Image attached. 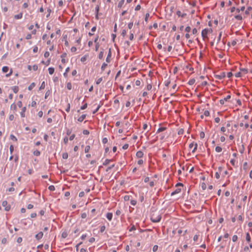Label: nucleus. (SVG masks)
<instances>
[{
    "instance_id": "1",
    "label": "nucleus",
    "mask_w": 252,
    "mask_h": 252,
    "mask_svg": "<svg viewBox=\"0 0 252 252\" xmlns=\"http://www.w3.org/2000/svg\"><path fill=\"white\" fill-rule=\"evenodd\" d=\"M237 125L235 124L233 126L231 125L230 122H227L225 126H222L220 128L221 131L227 135V133L232 134L234 131H236Z\"/></svg>"
},
{
    "instance_id": "43",
    "label": "nucleus",
    "mask_w": 252,
    "mask_h": 252,
    "mask_svg": "<svg viewBox=\"0 0 252 252\" xmlns=\"http://www.w3.org/2000/svg\"><path fill=\"white\" fill-rule=\"evenodd\" d=\"M94 43L95 44V51H97L99 48V46H100L99 43V42L98 43Z\"/></svg>"
},
{
    "instance_id": "32",
    "label": "nucleus",
    "mask_w": 252,
    "mask_h": 252,
    "mask_svg": "<svg viewBox=\"0 0 252 252\" xmlns=\"http://www.w3.org/2000/svg\"><path fill=\"white\" fill-rule=\"evenodd\" d=\"M111 161V159H106L103 162V165H108L110 162Z\"/></svg>"
},
{
    "instance_id": "61",
    "label": "nucleus",
    "mask_w": 252,
    "mask_h": 252,
    "mask_svg": "<svg viewBox=\"0 0 252 252\" xmlns=\"http://www.w3.org/2000/svg\"><path fill=\"white\" fill-rule=\"evenodd\" d=\"M89 242L92 243L95 241V238L94 237H91L89 240Z\"/></svg>"
},
{
    "instance_id": "7",
    "label": "nucleus",
    "mask_w": 252,
    "mask_h": 252,
    "mask_svg": "<svg viewBox=\"0 0 252 252\" xmlns=\"http://www.w3.org/2000/svg\"><path fill=\"white\" fill-rule=\"evenodd\" d=\"M231 97L230 95H227L223 99L220 100V104L223 105L224 104L225 101H227L228 99H229Z\"/></svg>"
},
{
    "instance_id": "57",
    "label": "nucleus",
    "mask_w": 252,
    "mask_h": 252,
    "mask_svg": "<svg viewBox=\"0 0 252 252\" xmlns=\"http://www.w3.org/2000/svg\"><path fill=\"white\" fill-rule=\"evenodd\" d=\"M87 107V103H86L85 104H84L83 106H82L81 107V109L84 110V109H85Z\"/></svg>"
},
{
    "instance_id": "26",
    "label": "nucleus",
    "mask_w": 252,
    "mask_h": 252,
    "mask_svg": "<svg viewBox=\"0 0 252 252\" xmlns=\"http://www.w3.org/2000/svg\"><path fill=\"white\" fill-rule=\"evenodd\" d=\"M124 2H125V0H120L118 4V7H119V8L122 7L124 5Z\"/></svg>"
},
{
    "instance_id": "14",
    "label": "nucleus",
    "mask_w": 252,
    "mask_h": 252,
    "mask_svg": "<svg viewBox=\"0 0 252 252\" xmlns=\"http://www.w3.org/2000/svg\"><path fill=\"white\" fill-rule=\"evenodd\" d=\"M26 107H24L22 108V111L21 112H20V115H21V116L23 118L25 117V113L26 111Z\"/></svg>"
},
{
    "instance_id": "55",
    "label": "nucleus",
    "mask_w": 252,
    "mask_h": 252,
    "mask_svg": "<svg viewBox=\"0 0 252 252\" xmlns=\"http://www.w3.org/2000/svg\"><path fill=\"white\" fill-rule=\"evenodd\" d=\"M191 32L193 34H196L197 33V30L196 28H194Z\"/></svg>"
},
{
    "instance_id": "8",
    "label": "nucleus",
    "mask_w": 252,
    "mask_h": 252,
    "mask_svg": "<svg viewBox=\"0 0 252 252\" xmlns=\"http://www.w3.org/2000/svg\"><path fill=\"white\" fill-rule=\"evenodd\" d=\"M230 162L231 164V165L232 166H233L234 167H237V163H238V162L237 161L236 158H231L230 159Z\"/></svg>"
},
{
    "instance_id": "64",
    "label": "nucleus",
    "mask_w": 252,
    "mask_h": 252,
    "mask_svg": "<svg viewBox=\"0 0 252 252\" xmlns=\"http://www.w3.org/2000/svg\"><path fill=\"white\" fill-rule=\"evenodd\" d=\"M38 69V66L36 65H34L32 66V69H33L34 71L37 70Z\"/></svg>"
},
{
    "instance_id": "24",
    "label": "nucleus",
    "mask_w": 252,
    "mask_h": 252,
    "mask_svg": "<svg viewBox=\"0 0 252 252\" xmlns=\"http://www.w3.org/2000/svg\"><path fill=\"white\" fill-rule=\"evenodd\" d=\"M8 70L9 67L8 66H5L2 68V71L3 73H6L8 71Z\"/></svg>"
},
{
    "instance_id": "60",
    "label": "nucleus",
    "mask_w": 252,
    "mask_h": 252,
    "mask_svg": "<svg viewBox=\"0 0 252 252\" xmlns=\"http://www.w3.org/2000/svg\"><path fill=\"white\" fill-rule=\"evenodd\" d=\"M14 119V116L13 114L10 115L9 116V120L10 121H12Z\"/></svg>"
},
{
    "instance_id": "50",
    "label": "nucleus",
    "mask_w": 252,
    "mask_h": 252,
    "mask_svg": "<svg viewBox=\"0 0 252 252\" xmlns=\"http://www.w3.org/2000/svg\"><path fill=\"white\" fill-rule=\"evenodd\" d=\"M68 141V138L67 136H65L64 138H63V143L64 144H66L67 143V142Z\"/></svg>"
},
{
    "instance_id": "40",
    "label": "nucleus",
    "mask_w": 252,
    "mask_h": 252,
    "mask_svg": "<svg viewBox=\"0 0 252 252\" xmlns=\"http://www.w3.org/2000/svg\"><path fill=\"white\" fill-rule=\"evenodd\" d=\"M48 72L50 74H52L54 72V68L53 67L48 68Z\"/></svg>"
},
{
    "instance_id": "47",
    "label": "nucleus",
    "mask_w": 252,
    "mask_h": 252,
    "mask_svg": "<svg viewBox=\"0 0 252 252\" xmlns=\"http://www.w3.org/2000/svg\"><path fill=\"white\" fill-rule=\"evenodd\" d=\"M158 245H155L154 246L153 248V251L154 252H156L158 251Z\"/></svg>"
},
{
    "instance_id": "19",
    "label": "nucleus",
    "mask_w": 252,
    "mask_h": 252,
    "mask_svg": "<svg viewBox=\"0 0 252 252\" xmlns=\"http://www.w3.org/2000/svg\"><path fill=\"white\" fill-rule=\"evenodd\" d=\"M43 233L42 232H40L36 235L35 237L37 240H39L43 237Z\"/></svg>"
},
{
    "instance_id": "21",
    "label": "nucleus",
    "mask_w": 252,
    "mask_h": 252,
    "mask_svg": "<svg viewBox=\"0 0 252 252\" xmlns=\"http://www.w3.org/2000/svg\"><path fill=\"white\" fill-rule=\"evenodd\" d=\"M181 189L179 188L176 189L173 192L171 193V195H173L174 194L179 193L181 192Z\"/></svg>"
},
{
    "instance_id": "59",
    "label": "nucleus",
    "mask_w": 252,
    "mask_h": 252,
    "mask_svg": "<svg viewBox=\"0 0 252 252\" xmlns=\"http://www.w3.org/2000/svg\"><path fill=\"white\" fill-rule=\"evenodd\" d=\"M83 133L84 135H88L89 134V131L87 129H85L83 131Z\"/></svg>"
},
{
    "instance_id": "39",
    "label": "nucleus",
    "mask_w": 252,
    "mask_h": 252,
    "mask_svg": "<svg viewBox=\"0 0 252 252\" xmlns=\"http://www.w3.org/2000/svg\"><path fill=\"white\" fill-rule=\"evenodd\" d=\"M185 31L187 33H189L191 31V28L189 26H187L186 27Z\"/></svg>"
},
{
    "instance_id": "34",
    "label": "nucleus",
    "mask_w": 252,
    "mask_h": 252,
    "mask_svg": "<svg viewBox=\"0 0 252 252\" xmlns=\"http://www.w3.org/2000/svg\"><path fill=\"white\" fill-rule=\"evenodd\" d=\"M10 138L11 140H13V141H17V138L13 134H11L10 136Z\"/></svg>"
},
{
    "instance_id": "18",
    "label": "nucleus",
    "mask_w": 252,
    "mask_h": 252,
    "mask_svg": "<svg viewBox=\"0 0 252 252\" xmlns=\"http://www.w3.org/2000/svg\"><path fill=\"white\" fill-rule=\"evenodd\" d=\"M86 117V114H83L82 115H81L78 119V122H82Z\"/></svg>"
},
{
    "instance_id": "27",
    "label": "nucleus",
    "mask_w": 252,
    "mask_h": 252,
    "mask_svg": "<svg viewBox=\"0 0 252 252\" xmlns=\"http://www.w3.org/2000/svg\"><path fill=\"white\" fill-rule=\"evenodd\" d=\"M107 66V63H104L102 64L101 67V69L102 71H104Z\"/></svg>"
},
{
    "instance_id": "2",
    "label": "nucleus",
    "mask_w": 252,
    "mask_h": 252,
    "mask_svg": "<svg viewBox=\"0 0 252 252\" xmlns=\"http://www.w3.org/2000/svg\"><path fill=\"white\" fill-rule=\"evenodd\" d=\"M213 30L211 28H206L203 29L201 32V36L204 40L208 39V35L212 33Z\"/></svg>"
},
{
    "instance_id": "51",
    "label": "nucleus",
    "mask_w": 252,
    "mask_h": 252,
    "mask_svg": "<svg viewBox=\"0 0 252 252\" xmlns=\"http://www.w3.org/2000/svg\"><path fill=\"white\" fill-rule=\"evenodd\" d=\"M137 201L135 200H131L130 204L133 206H135L136 204Z\"/></svg>"
},
{
    "instance_id": "28",
    "label": "nucleus",
    "mask_w": 252,
    "mask_h": 252,
    "mask_svg": "<svg viewBox=\"0 0 252 252\" xmlns=\"http://www.w3.org/2000/svg\"><path fill=\"white\" fill-rule=\"evenodd\" d=\"M166 129V127H159L158 130H157V133H159V132H161L162 131H164Z\"/></svg>"
},
{
    "instance_id": "6",
    "label": "nucleus",
    "mask_w": 252,
    "mask_h": 252,
    "mask_svg": "<svg viewBox=\"0 0 252 252\" xmlns=\"http://www.w3.org/2000/svg\"><path fill=\"white\" fill-rule=\"evenodd\" d=\"M222 171V167H219L218 168V170L215 173V177L216 179H218L220 178V174Z\"/></svg>"
},
{
    "instance_id": "62",
    "label": "nucleus",
    "mask_w": 252,
    "mask_h": 252,
    "mask_svg": "<svg viewBox=\"0 0 252 252\" xmlns=\"http://www.w3.org/2000/svg\"><path fill=\"white\" fill-rule=\"evenodd\" d=\"M233 76V74L232 72H229L227 73V77L228 78H231L232 76Z\"/></svg>"
},
{
    "instance_id": "49",
    "label": "nucleus",
    "mask_w": 252,
    "mask_h": 252,
    "mask_svg": "<svg viewBox=\"0 0 252 252\" xmlns=\"http://www.w3.org/2000/svg\"><path fill=\"white\" fill-rule=\"evenodd\" d=\"M70 50H71V52L75 53L77 51V48H76V47L73 46L71 48Z\"/></svg>"
},
{
    "instance_id": "37",
    "label": "nucleus",
    "mask_w": 252,
    "mask_h": 252,
    "mask_svg": "<svg viewBox=\"0 0 252 252\" xmlns=\"http://www.w3.org/2000/svg\"><path fill=\"white\" fill-rule=\"evenodd\" d=\"M144 162V161L142 158H139V159L137 161V164L140 165L143 164Z\"/></svg>"
},
{
    "instance_id": "41",
    "label": "nucleus",
    "mask_w": 252,
    "mask_h": 252,
    "mask_svg": "<svg viewBox=\"0 0 252 252\" xmlns=\"http://www.w3.org/2000/svg\"><path fill=\"white\" fill-rule=\"evenodd\" d=\"M103 58V51H101L100 52L99 55H98V58L100 60H101Z\"/></svg>"
},
{
    "instance_id": "3",
    "label": "nucleus",
    "mask_w": 252,
    "mask_h": 252,
    "mask_svg": "<svg viewBox=\"0 0 252 252\" xmlns=\"http://www.w3.org/2000/svg\"><path fill=\"white\" fill-rule=\"evenodd\" d=\"M198 145L197 143L192 142L190 143L189 145V148L190 150H191V153L194 154L197 149Z\"/></svg>"
},
{
    "instance_id": "16",
    "label": "nucleus",
    "mask_w": 252,
    "mask_h": 252,
    "mask_svg": "<svg viewBox=\"0 0 252 252\" xmlns=\"http://www.w3.org/2000/svg\"><path fill=\"white\" fill-rule=\"evenodd\" d=\"M10 109L12 110L14 112H15L16 111L17 106L15 103H13L11 105Z\"/></svg>"
},
{
    "instance_id": "13",
    "label": "nucleus",
    "mask_w": 252,
    "mask_h": 252,
    "mask_svg": "<svg viewBox=\"0 0 252 252\" xmlns=\"http://www.w3.org/2000/svg\"><path fill=\"white\" fill-rule=\"evenodd\" d=\"M225 76V74L224 72H222L220 73V75H217L216 76V77L217 78L219 79H223V78H224Z\"/></svg>"
},
{
    "instance_id": "33",
    "label": "nucleus",
    "mask_w": 252,
    "mask_h": 252,
    "mask_svg": "<svg viewBox=\"0 0 252 252\" xmlns=\"http://www.w3.org/2000/svg\"><path fill=\"white\" fill-rule=\"evenodd\" d=\"M246 239L247 242H250L251 241V236L249 233L246 234Z\"/></svg>"
},
{
    "instance_id": "58",
    "label": "nucleus",
    "mask_w": 252,
    "mask_h": 252,
    "mask_svg": "<svg viewBox=\"0 0 252 252\" xmlns=\"http://www.w3.org/2000/svg\"><path fill=\"white\" fill-rule=\"evenodd\" d=\"M130 198V196L129 195H125L124 197V199L125 201H128Z\"/></svg>"
},
{
    "instance_id": "11",
    "label": "nucleus",
    "mask_w": 252,
    "mask_h": 252,
    "mask_svg": "<svg viewBox=\"0 0 252 252\" xmlns=\"http://www.w3.org/2000/svg\"><path fill=\"white\" fill-rule=\"evenodd\" d=\"M89 55L88 54L85 55L84 56L81 58L80 61L82 63H84L86 62L89 58Z\"/></svg>"
},
{
    "instance_id": "4",
    "label": "nucleus",
    "mask_w": 252,
    "mask_h": 252,
    "mask_svg": "<svg viewBox=\"0 0 252 252\" xmlns=\"http://www.w3.org/2000/svg\"><path fill=\"white\" fill-rule=\"evenodd\" d=\"M161 219V217L160 215H158L157 216H155V214H153L151 218V220L154 222H159Z\"/></svg>"
},
{
    "instance_id": "12",
    "label": "nucleus",
    "mask_w": 252,
    "mask_h": 252,
    "mask_svg": "<svg viewBox=\"0 0 252 252\" xmlns=\"http://www.w3.org/2000/svg\"><path fill=\"white\" fill-rule=\"evenodd\" d=\"M240 71L243 75L246 74L248 72V69L245 68H240Z\"/></svg>"
},
{
    "instance_id": "44",
    "label": "nucleus",
    "mask_w": 252,
    "mask_h": 252,
    "mask_svg": "<svg viewBox=\"0 0 252 252\" xmlns=\"http://www.w3.org/2000/svg\"><path fill=\"white\" fill-rule=\"evenodd\" d=\"M203 115L206 116V117H208L210 115V112L208 110H205L204 112V113H203Z\"/></svg>"
},
{
    "instance_id": "56",
    "label": "nucleus",
    "mask_w": 252,
    "mask_h": 252,
    "mask_svg": "<svg viewBox=\"0 0 252 252\" xmlns=\"http://www.w3.org/2000/svg\"><path fill=\"white\" fill-rule=\"evenodd\" d=\"M247 198V196L246 195H244L243 196L242 201L244 202V205H245V204Z\"/></svg>"
},
{
    "instance_id": "29",
    "label": "nucleus",
    "mask_w": 252,
    "mask_h": 252,
    "mask_svg": "<svg viewBox=\"0 0 252 252\" xmlns=\"http://www.w3.org/2000/svg\"><path fill=\"white\" fill-rule=\"evenodd\" d=\"M35 86V84L34 83H32L28 87L29 90H32Z\"/></svg>"
},
{
    "instance_id": "9",
    "label": "nucleus",
    "mask_w": 252,
    "mask_h": 252,
    "mask_svg": "<svg viewBox=\"0 0 252 252\" xmlns=\"http://www.w3.org/2000/svg\"><path fill=\"white\" fill-rule=\"evenodd\" d=\"M144 156V153L141 151H138L136 153V157L138 158H142Z\"/></svg>"
},
{
    "instance_id": "53",
    "label": "nucleus",
    "mask_w": 252,
    "mask_h": 252,
    "mask_svg": "<svg viewBox=\"0 0 252 252\" xmlns=\"http://www.w3.org/2000/svg\"><path fill=\"white\" fill-rule=\"evenodd\" d=\"M152 86L151 85V84H148L147 87H146V89L148 90V91H150L152 89Z\"/></svg>"
},
{
    "instance_id": "54",
    "label": "nucleus",
    "mask_w": 252,
    "mask_h": 252,
    "mask_svg": "<svg viewBox=\"0 0 252 252\" xmlns=\"http://www.w3.org/2000/svg\"><path fill=\"white\" fill-rule=\"evenodd\" d=\"M62 236L63 238H65L67 236V233L66 232H63L62 234Z\"/></svg>"
},
{
    "instance_id": "15",
    "label": "nucleus",
    "mask_w": 252,
    "mask_h": 252,
    "mask_svg": "<svg viewBox=\"0 0 252 252\" xmlns=\"http://www.w3.org/2000/svg\"><path fill=\"white\" fill-rule=\"evenodd\" d=\"M113 217V214L112 213H108L106 214V218L109 220L111 221Z\"/></svg>"
},
{
    "instance_id": "35",
    "label": "nucleus",
    "mask_w": 252,
    "mask_h": 252,
    "mask_svg": "<svg viewBox=\"0 0 252 252\" xmlns=\"http://www.w3.org/2000/svg\"><path fill=\"white\" fill-rule=\"evenodd\" d=\"M103 80L102 77H100L98 79H97L96 81V84L97 85H99Z\"/></svg>"
},
{
    "instance_id": "31",
    "label": "nucleus",
    "mask_w": 252,
    "mask_h": 252,
    "mask_svg": "<svg viewBox=\"0 0 252 252\" xmlns=\"http://www.w3.org/2000/svg\"><path fill=\"white\" fill-rule=\"evenodd\" d=\"M90 149H91V147L89 145L86 146L85 147V150H84L85 153H88L89 152V151L90 150Z\"/></svg>"
},
{
    "instance_id": "42",
    "label": "nucleus",
    "mask_w": 252,
    "mask_h": 252,
    "mask_svg": "<svg viewBox=\"0 0 252 252\" xmlns=\"http://www.w3.org/2000/svg\"><path fill=\"white\" fill-rule=\"evenodd\" d=\"M243 76V75L241 74V72L239 71L236 73L235 74V76L236 77H241Z\"/></svg>"
},
{
    "instance_id": "25",
    "label": "nucleus",
    "mask_w": 252,
    "mask_h": 252,
    "mask_svg": "<svg viewBox=\"0 0 252 252\" xmlns=\"http://www.w3.org/2000/svg\"><path fill=\"white\" fill-rule=\"evenodd\" d=\"M234 18H235L236 20H240V21L242 20V19H243V17H242V16L241 15H240V14H238V15H235V16H234Z\"/></svg>"
},
{
    "instance_id": "52",
    "label": "nucleus",
    "mask_w": 252,
    "mask_h": 252,
    "mask_svg": "<svg viewBox=\"0 0 252 252\" xmlns=\"http://www.w3.org/2000/svg\"><path fill=\"white\" fill-rule=\"evenodd\" d=\"M48 189H49L51 191H53L55 190V187L53 185L50 186L48 187Z\"/></svg>"
},
{
    "instance_id": "48",
    "label": "nucleus",
    "mask_w": 252,
    "mask_h": 252,
    "mask_svg": "<svg viewBox=\"0 0 252 252\" xmlns=\"http://www.w3.org/2000/svg\"><path fill=\"white\" fill-rule=\"evenodd\" d=\"M45 87V82L43 81L42 84H41V86L39 88V90H42V89H44Z\"/></svg>"
},
{
    "instance_id": "17",
    "label": "nucleus",
    "mask_w": 252,
    "mask_h": 252,
    "mask_svg": "<svg viewBox=\"0 0 252 252\" xmlns=\"http://www.w3.org/2000/svg\"><path fill=\"white\" fill-rule=\"evenodd\" d=\"M252 10V7L249 6L246 10L245 11V14L247 15H248L250 14V12Z\"/></svg>"
},
{
    "instance_id": "30",
    "label": "nucleus",
    "mask_w": 252,
    "mask_h": 252,
    "mask_svg": "<svg viewBox=\"0 0 252 252\" xmlns=\"http://www.w3.org/2000/svg\"><path fill=\"white\" fill-rule=\"evenodd\" d=\"M215 151L217 153H220L222 151V148L220 146H217L215 148Z\"/></svg>"
},
{
    "instance_id": "23",
    "label": "nucleus",
    "mask_w": 252,
    "mask_h": 252,
    "mask_svg": "<svg viewBox=\"0 0 252 252\" xmlns=\"http://www.w3.org/2000/svg\"><path fill=\"white\" fill-rule=\"evenodd\" d=\"M12 90L14 93H17L19 91V88L18 86H13L12 87Z\"/></svg>"
},
{
    "instance_id": "36",
    "label": "nucleus",
    "mask_w": 252,
    "mask_h": 252,
    "mask_svg": "<svg viewBox=\"0 0 252 252\" xmlns=\"http://www.w3.org/2000/svg\"><path fill=\"white\" fill-rule=\"evenodd\" d=\"M66 88L68 90H70L72 88V85L70 82H68L66 84Z\"/></svg>"
},
{
    "instance_id": "20",
    "label": "nucleus",
    "mask_w": 252,
    "mask_h": 252,
    "mask_svg": "<svg viewBox=\"0 0 252 252\" xmlns=\"http://www.w3.org/2000/svg\"><path fill=\"white\" fill-rule=\"evenodd\" d=\"M23 17V14L22 13H20L18 14L14 15V18L15 19H20Z\"/></svg>"
},
{
    "instance_id": "46",
    "label": "nucleus",
    "mask_w": 252,
    "mask_h": 252,
    "mask_svg": "<svg viewBox=\"0 0 252 252\" xmlns=\"http://www.w3.org/2000/svg\"><path fill=\"white\" fill-rule=\"evenodd\" d=\"M40 152H39V151H38V150H36V151H34L33 152V154H34V155H35V156H39V155H40Z\"/></svg>"
},
{
    "instance_id": "22",
    "label": "nucleus",
    "mask_w": 252,
    "mask_h": 252,
    "mask_svg": "<svg viewBox=\"0 0 252 252\" xmlns=\"http://www.w3.org/2000/svg\"><path fill=\"white\" fill-rule=\"evenodd\" d=\"M239 125L241 127H242L244 126L245 127V129L248 128L249 126V125L248 123H245V124H244V123L243 122L240 123Z\"/></svg>"
},
{
    "instance_id": "45",
    "label": "nucleus",
    "mask_w": 252,
    "mask_h": 252,
    "mask_svg": "<svg viewBox=\"0 0 252 252\" xmlns=\"http://www.w3.org/2000/svg\"><path fill=\"white\" fill-rule=\"evenodd\" d=\"M177 15L179 16V17H183L184 16V14H182L181 12L180 11H177V13H176Z\"/></svg>"
},
{
    "instance_id": "38",
    "label": "nucleus",
    "mask_w": 252,
    "mask_h": 252,
    "mask_svg": "<svg viewBox=\"0 0 252 252\" xmlns=\"http://www.w3.org/2000/svg\"><path fill=\"white\" fill-rule=\"evenodd\" d=\"M238 240V236L236 235H234L232 236V240L233 242H236Z\"/></svg>"
},
{
    "instance_id": "5",
    "label": "nucleus",
    "mask_w": 252,
    "mask_h": 252,
    "mask_svg": "<svg viewBox=\"0 0 252 252\" xmlns=\"http://www.w3.org/2000/svg\"><path fill=\"white\" fill-rule=\"evenodd\" d=\"M8 203L7 201H3L2 202V206L4 207V210L6 211H9L11 209V206L10 205H7Z\"/></svg>"
},
{
    "instance_id": "10",
    "label": "nucleus",
    "mask_w": 252,
    "mask_h": 252,
    "mask_svg": "<svg viewBox=\"0 0 252 252\" xmlns=\"http://www.w3.org/2000/svg\"><path fill=\"white\" fill-rule=\"evenodd\" d=\"M111 49H109L108 54L107 55V58L106 59V62L107 63H109L111 61Z\"/></svg>"
},
{
    "instance_id": "63",
    "label": "nucleus",
    "mask_w": 252,
    "mask_h": 252,
    "mask_svg": "<svg viewBox=\"0 0 252 252\" xmlns=\"http://www.w3.org/2000/svg\"><path fill=\"white\" fill-rule=\"evenodd\" d=\"M225 140V138L224 136H222L220 137V141L221 142H224Z\"/></svg>"
}]
</instances>
